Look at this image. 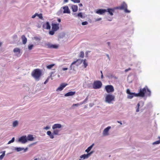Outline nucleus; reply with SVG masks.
I'll use <instances>...</instances> for the list:
<instances>
[{
    "label": "nucleus",
    "instance_id": "29",
    "mask_svg": "<svg viewBox=\"0 0 160 160\" xmlns=\"http://www.w3.org/2000/svg\"><path fill=\"white\" fill-rule=\"evenodd\" d=\"M55 65L54 64H52L47 66V68L48 69H50Z\"/></svg>",
    "mask_w": 160,
    "mask_h": 160
},
{
    "label": "nucleus",
    "instance_id": "35",
    "mask_svg": "<svg viewBox=\"0 0 160 160\" xmlns=\"http://www.w3.org/2000/svg\"><path fill=\"white\" fill-rule=\"evenodd\" d=\"M37 16H38L39 18L42 20L43 19V17L42 16V13H40L39 14H38L37 13Z\"/></svg>",
    "mask_w": 160,
    "mask_h": 160
},
{
    "label": "nucleus",
    "instance_id": "37",
    "mask_svg": "<svg viewBox=\"0 0 160 160\" xmlns=\"http://www.w3.org/2000/svg\"><path fill=\"white\" fill-rule=\"evenodd\" d=\"M14 140H15L14 138H13L11 140H10V141H9L8 142V144H9L13 142H14Z\"/></svg>",
    "mask_w": 160,
    "mask_h": 160
},
{
    "label": "nucleus",
    "instance_id": "18",
    "mask_svg": "<svg viewBox=\"0 0 160 160\" xmlns=\"http://www.w3.org/2000/svg\"><path fill=\"white\" fill-rule=\"evenodd\" d=\"M75 93H76L75 92H72V91L69 92L67 93H66L64 95V96L65 97L73 96L75 94Z\"/></svg>",
    "mask_w": 160,
    "mask_h": 160
},
{
    "label": "nucleus",
    "instance_id": "21",
    "mask_svg": "<svg viewBox=\"0 0 160 160\" xmlns=\"http://www.w3.org/2000/svg\"><path fill=\"white\" fill-rule=\"evenodd\" d=\"M27 139L28 141H32L34 140V138L33 137V136L32 135L29 134L28 135L27 137Z\"/></svg>",
    "mask_w": 160,
    "mask_h": 160
},
{
    "label": "nucleus",
    "instance_id": "10",
    "mask_svg": "<svg viewBox=\"0 0 160 160\" xmlns=\"http://www.w3.org/2000/svg\"><path fill=\"white\" fill-rule=\"evenodd\" d=\"M52 30L54 31H57L59 28V23H52Z\"/></svg>",
    "mask_w": 160,
    "mask_h": 160
},
{
    "label": "nucleus",
    "instance_id": "58",
    "mask_svg": "<svg viewBox=\"0 0 160 160\" xmlns=\"http://www.w3.org/2000/svg\"><path fill=\"white\" fill-rule=\"evenodd\" d=\"M101 74H102V71H101Z\"/></svg>",
    "mask_w": 160,
    "mask_h": 160
},
{
    "label": "nucleus",
    "instance_id": "2",
    "mask_svg": "<svg viewBox=\"0 0 160 160\" xmlns=\"http://www.w3.org/2000/svg\"><path fill=\"white\" fill-rule=\"evenodd\" d=\"M31 75L36 81H38L42 75V71L39 69H36L32 71Z\"/></svg>",
    "mask_w": 160,
    "mask_h": 160
},
{
    "label": "nucleus",
    "instance_id": "57",
    "mask_svg": "<svg viewBox=\"0 0 160 160\" xmlns=\"http://www.w3.org/2000/svg\"><path fill=\"white\" fill-rule=\"evenodd\" d=\"M103 77V75H102V74L101 75V78H102Z\"/></svg>",
    "mask_w": 160,
    "mask_h": 160
},
{
    "label": "nucleus",
    "instance_id": "59",
    "mask_svg": "<svg viewBox=\"0 0 160 160\" xmlns=\"http://www.w3.org/2000/svg\"><path fill=\"white\" fill-rule=\"evenodd\" d=\"M107 56L109 58V56H108V55Z\"/></svg>",
    "mask_w": 160,
    "mask_h": 160
},
{
    "label": "nucleus",
    "instance_id": "3",
    "mask_svg": "<svg viewBox=\"0 0 160 160\" xmlns=\"http://www.w3.org/2000/svg\"><path fill=\"white\" fill-rule=\"evenodd\" d=\"M82 61H83L84 67V68H86L88 66V64L86 62V60L85 59L84 60H81L79 59H77V60L76 61H74L72 63L71 65V67L72 65L76 63L77 62H78V63L77 64V65L78 66L81 64Z\"/></svg>",
    "mask_w": 160,
    "mask_h": 160
},
{
    "label": "nucleus",
    "instance_id": "28",
    "mask_svg": "<svg viewBox=\"0 0 160 160\" xmlns=\"http://www.w3.org/2000/svg\"><path fill=\"white\" fill-rule=\"evenodd\" d=\"M59 132V130L56 129H54L53 132V133L55 135H58V132Z\"/></svg>",
    "mask_w": 160,
    "mask_h": 160
},
{
    "label": "nucleus",
    "instance_id": "55",
    "mask_svg": "<svg viewBox=\"0 0 160 160\" xmlns=\"http://www.w3.org/2000/svg\"><path fill=\"white\" fill-rule=\"evenodd\" d=\"M107 43H108V46H110V42H107Z\"/></svg>",
    "mask_w": 160,
    "mask_h": 160
},
{
    "label": "nucleus",
    "instance_id": "7",
    "mask_svg": "<svg viewBox=\"0 0 160 160\" xmlns=\"http://www.w3.org/2000/svg\"><path fill=\"white\" fill-rule=\"evenodd\" d=\"M120 9H123L124 10V11L126 13H129L130 12V11L128 10L127 9V4L123 2L121 6L120 7Z\"/></svg>",
    "mask_w": 160,
    "mask_h": 160
},
{
    "label": "nucleus",
    "instance_id": "33",
    "mask_svg": "<svg viewBox=\"0 0 160 160\" xmlns=\"http://www.w3.org/2000/svg\"><path fill=\"white\" fill-rule=\"evenodd\" d=\"M159 140L156 141L153 143V144H158L160 143V137H159Z\"/></svg>",
    "mask_w": 160,
    "mask_h": 160
},
{
    "label": "nucleus",
    "instance_id": "1",
    "mask_svg": "<svg viewBox=\"0 0 160 160\" xmlns=\"http://www.w3.org/2000/svg\"><path fill=\"white\" fill-rule=\"evenodd\" d=\"M127 93L128 94L127 96L128 98L132 99L134 97H143L146 94L147 96H150L151 94L150 91L148 89L147 86H146L143 88L139 89V93H136L135 92H131L129 89L127 90Z\"/></svg>",
    "mask_w": 160,
    "mask_h": 160
},
{
    "label": "nucleus",
    "instance_id": "49",
    "mask_svg": "<svg viewBox=\"0 0 160 160\" xmlns=\"http://www.w3.org/2000/svg\"><path fill=\"white\" fill-rule=\"evenodd\" d=\"M79 105V104L78 103V104H73V106H78V105Z\"/></svg>",
    "mask_w": 160,
    "mask_h": 160
},
{
    "label": "nucleus",
    "instance_id": "52",
    "mask_svg": "<svg viewBox=\"0 0 160 160\" xmlns=\"http://www.w3.org/2000/svg\"><path fill=\"white\" fill-rule=\"evenodd\" d=\"M118 122L119 123H120V124H122V123L121 122H120V121H118Z\"/></svg>",
    "mask_w": 160,
    "mask_h": 160
},
{
    "label": "nucleus",
    "instance_id": "46",
    "mask_svg": "<svg viewBox=\"0 0 160 160\" xmlns=\"http://www.w3.org/2000/svg\"><path fill=\"white\" fill-rule=\"evenodd\" d=\"M68 68H63L62 69L63 71L67 70Z\"/></svg>",
    "mask_w": 160,
    "mask_h": 160
},
{
    "label": "nucleus",
    "instance_id": "8",
    "mask_svg": "<svg viewBox=\"0 0 160 160\" xmlns=\"http://www.w3.org/2000/svg\"><path fill=\"white\" fill-rule=\"evenodd\" d=\"M92 153L93 152L91 151L90 152L86 154H84L81 155L80 157L81 158L79 160H83L84 159L88 158Z\"/></svg>",
    "mask_w": 160,
    "mask_h": 160
},
{
    "label": "nucleus",
    "instance_id": "53",
    "mask_svg": "<svg viewBox=\"0 0 160 160\" xmlns=\"http://www.w3.org/2000/svg\"><path fill=\"white\" fill-rule=\"evenodd\" d=\"M101 19V18H98L97 19V21H99Z\"/></svg>",
    "mask_w": 160,
    "mask_h": 160
},
{
    "label": "nucleus",
    "instance_id": "48",
    "mask_svg": "<svg viewBox=\"0 0 160 160\" xmlns=\"http://www.w3.org/2000/svg\"><path fill=\"white\" fill-rule=\"evenodd\" d=\"M58 21L59 22H61V19L60 18H58Z\"/></svg>",
    "mask_w": 160,
    "mask_h": 160
},
{
    "label": "nucleus",
    "instance_id": "43",
    "mask_svg": "<svg viewBox=\"0 0 160 160\" xmlns=\"http://www.w3.org/2000/svg\"><path fill=\"white\" fill-rule=\"evenodd\" d=\"M131 70V68H129L128 69H125V72H127L128 71L130 70Z\"/></svg>",
    "mask_w": 160,
    "mask_h": 160
},
{
    "label": "nucleus",
    "instance_id": "19",
    "mask_svg": "<svg viewBox=\"0 0 160 160\" xmlns=\"http://www.w3.org/2000/svg\"><path fill=\"white\" fill-rule=\"evenodd\" d=\"M62 127L61 125L60 124H54L52 127V128L53 129H57V128H60Z\"/></svg>",
    "mask_w": 160,
    "mask_h": 160
},
{
    "label": "nucleus",
    "instance_id": "31",
    "mask_svg": "<svg viewBox=\"0 0 160 160\" xmlns=\"http://www.w3.org/2000/svg\"><path fill=\"white\" fill-rule=\"evenodd\" d=\"M5 155V151L3 152L2 154L0 156V160H2Z\"/></svg>",
    "mask_w": 160,
    "mask_h": 160
},
{
    "label": "nucleus",
    "instance_id": "15",
    "mask_svg": "<svg viewBox=\"0 0 160 160\" xmlns=\"http://www.w3.org/2000/svg\"><path fill=\"white\" fill-rule=\"evenodd\" d=\"M43 28L47 29H50L51 28V26L48 22H46L43 26Z\"/></svg>",
    "mask_w": 160,
    "mask_h": 160
},
{
    "label": "nucleus",
    "instance_id": "25",
    "mask_svg": "<svg viewBox=\"0 0 160 160\" xmlns=\"http://www.w3.org/2000/svg\"><path fill=\"white\" fill-rule=\"evenodd\" d=\"M107 11L112 16L113 15V10L112 9L108 8Z\"/></svg>",
    "mask_w": 160,
    "mask_h": 160
},
{
    "label": "nucleus",
    "instance_id": "36",
    "mask_svg": "<svg viewBox=\"0 0 160 160\" xmlns=\"http://www.w3.org/2000/svg\"><path fill=\"white\" fill-rule=\"evenodd\" d=\"M33 47V45L32 44H30L28 46V48L29 50H31L32 49Z\"/></svg>",
    "mask_w": 160,
    "mask_h": 160
},
{
    "label": "nucleus",
    "instance_id": "38",
    "mask_svg": "<svg viewBox=\"0 0 160 160\" xmlns=\"http://www.w3.org/2000/svg\"><path fill=\"white\" fill-rule=\"evenodd\" d=\"M74 3H78L80 2V0H71Z\"/></svg>",
    "mask_w": 160,
    "mask_h": 160
},
{
    "label": "nucleus",
    "instance_id": "26",
    "mask_svg": "<svg viewBox=\"0 0 160 160\" xmlns=\"http://www.w3.org/2000/svg\"><path fill=\"white\" fill-rule=\"evenodd\" d=\"M93 145H94V144H93L91 146L88 147V148L85 150V152L88 153L92 149Z\"/></svg>",
    "mask_w": 160,
    "mask_h": 160
},
{
    "label": "nucleus",
    "instance_id": "42",
    "mask_svg": "<svg viewBox=\"0 0 160 160\" xmlns=\"http://www.w3.org/2000/svg\"><path fill=\"white\" fill-rule=\"evenodd\" d=\"M18 38V36L17 35H14L13 36V39H17V38Z\"/></svg>",
    "mask_w": 160,
    "mask_h": 160
},
{
    "label": "nucleus",
    "instance_id": "4",
    "mask_svg": "<svg viewBox=\"0 0 160 160\" xmlns=\"http://www.w3.org/2000/svg\"><path fill=\"white\" fill-rule=\"evenodd\" d=\"M114 100L115 96L112 94H107L105 97V101L108 103H111L112 101Z\"/></svg>",
    "mask_w": 160,
    "mask_h": 160
},
{
    "label": "nucleus",
    "instance_id": "45",
    "mask_svg": "<svg viewBox=\"0 0 160 160\" xmlns=\"http://www.w3.org/2000/svg\"><path fill=\"white\" fill-rule=\"evenodd\" d=\"M48 79H47L45 81V82H44V84H46L47 82H48Z\"/></svg>",
    "mask_w": 160,
    "mask_h": 160
},
{
    "label": "nucleus",
    "instance_id": "56",
    "mask_svg": "<svg viewBox=\"0 0 160 160\" xmlns=\"http://www.w3.org/2000/svg\"><path fill=\"white\" fill-rule=\"evenodd\" d=\"M2 45V43L1 42H0V47Z\"/></svg>",
    "mask_w": 160,
    "mask_h": 160
},
{
    "label": "nucleus",
    "instance_id": "6",
    "mask_svg": "<svg viewBox=\"0 0 160 160\" xmlns=\"http://www.w3.org/2000/svg\"><path fill=\"white\" fill-rule=\"evenodd\" d=\"M105 89L107 92L109 93L112 92L114 91V88L112 85H108L105 87Z\"/></svg>",
    "mask_w": 160,
    "mask_h": 160
},
{
    "label": "nucleus",
    "instance_id": "40",
    "mask_svg": "<svg viewBox=\"0 0 160 160\" xmlns=\"http://www.w3.org/2000/svg\"><path fill=\"white\" fill-rule=\"evenodd\" d=\"M88 22L87 21L83 22H82V24L83 25H85L88 24Z\"/></svg>",
    "mask_w": 160,
    "mask_h": 160
},
{
    "label": "nucleus",
    "instance_id": "23",
    "mask_svg": "<svg viewBox=\"0 0 160 160\" xmlns=\"http://www.w3.org/2000/svg\"><path fill=\"white\" fill-rule=\"evenodd\" d=\"M47 134L51 138L53 139L54 138V136L53 135V134H54L53 133H52L50 131H48L47 132Z\"/></svg>",
    "mask_w": 160,
    "mask_h": 160
},
{
    "label": "nucleus",
    "instance_id": "32",
    "mask_svg": "<svg viewBox=\"0 0 160 160\" xmlns=\"http://www.w3.org/2000/svg\"><path fill=\"white\" fill-rule=\"evenodd\" d=\"M18 122L17 121H15L13 122V127H15L18 125Z\"/></svg>",
    "mask_w": 160,
    "mask_h": 160
},
{
    "label": "nucleus",
    "instance_id": "47",
    "mask_svg": "<svg viewBox=\"0 0 160 160\" xmlns=\"http://www.w3.org/2000/svg\"><path fill=\"white\" fill-rule=\"evenodd\" d=\"M28 149V148H26L25 149L24 148V149H23L24 150V152H26L27 151Z\"/></svg>",
    "mask_w": 160,
    "mask_h": 160
},
{
    "label": "nucleus",
    "instance_id": "30",
    "mask_svg": "<svg viewBox=\"0 0 160 160\" xmlns=\"http://www.w3.org/2000/svg\"><path fill=\"white\" fill-rule=\"evenodd\" d=\"M84 57V53L83 51H81L80 53L79 57L83 58Z\"/></svg>",
    "mask_w": 160,
    "mask_h": 160
},
{
    "label": "nucleus",
    "instance_id": "16",
    "mask_svg": "<svg viewBox=\"0 0 160 160\" xmlns=\"http://www.w3.org/2000/svg\"><path fill=\"white\" fill-rule=\"evenodd\" d=\"M63 9L64 10L63 11V13H70V11L68 6H66L64 7H63Z\"/></svg>",
    "mask_w": 160,
    "mask_h": 160
},
{
    "label": "nucleus",
    "instance_id": "12",
    "mask_svg": "<svg viewBox=\"0 0 160 160\" xmlns=\"http://www.w3.org/2000/svg\"><path fill=\"white\" fill-rule=\"evenodd\" d=\"M107 12V10L102 9H99L97 10L96 13L98 14L101 15Z\"/></svg>",
    "mask_w": 160,
    "mask_h": 160
},
{
    "label": "nucleus",
    "instance_id": "14",
    "mask_svg": "<svg viewBox=\"0 0 160 160\" xmlns=\"http://www.w3.org/2000/svg\"><path fill=\"white\" fill-rule=\"evenodd\" d=\"M48 47L49 48H57L58 47V45L56 44H52L50 43L47 44Z\"/></svg>",
    "mask_w": 160,
    "mask_h": 160
},
{
    "label": "nucleus",
    "instance_id": "41",
    "mask_svg": "<svg viewBox=\"0 0 160 160\" xmlns=\"http://www.w3.org/2000/svg\"><path fill=\"white\" fill-rule=\"evenodd\" d=\"M37 16V13H35L34 15H33L32 16V18H35L36 16Z\"/></svg>",
    "mask_w": 160,
    "mask_h": 160
},
{
    "label": "nucleus",
    "instance_id": "17",
    "mask_svg": "<svg viewBox=\"0 0 160 160\" xmlns=\"http://www.w3.org/2000/svg\"><path fill=\"white\" fill-rule=\"evenodd\" d=\"M13 51L14 53H16V55L18 56V55L19 54H20V49L18 48H14Z\"/></svg>",
    "mask_w": 160,
    "mask_h": 160
},
{
    "label": "nucleus",
    "instance_id": "27",
    "mask_svg": "<svg viewBox=\"0 0 160 160\" xmlns=\"http://www.w3.org/2000/svg\"><path fill=\"white\" fill-rule=\"evenodd\" d=\"M140 103H142V104H143V102H142V101L141 102H140L139 103H138L137 104V108L136 110V112H138L139 111V107L140 106Z\"/></svg>",
    "mask_w": 160,
    "mask_h": 160
},
{
    "label": "nucleus",
    "instance_id": "11",
    "mask_svg": "<svg viewBox=\"0 0 160 160\" xmlns=\"http://www.w3.org/2000/svg\"><path fill=\"white\" fill-rule=\"evenodd\" d=\"M68 84L66 83H62L61 84L60 86L57 88V91H60L62 90Z\"/></svg>",
    "mask_w": 160,
    "mask_h": 160
},
{
    "label": "nucleus",
    "instance_id": "13",
    "mask_svg": "<svg viewBox=\"0 0 160 160\" xmlns=\"http://www.w3.org/2000/svg\"><path fill=\"white\" fill-rule=\"evenodd\" d=\"M110 128L111 127L108 126L104 130L103 132V134L104 136H107L108 135V132Z\"/></svg>",
    "mask_w": 160,
    "mask_h": 160
},
{
    "label": "nucleus",
    "instance_id": "39",
    "mask_svg": "<svg viewBox=\"0 0 160 160\" xmlns=\"http://www.w3.org/2000/svg\"><path fill=\"white\" fill-rule=\"evenodd\" d=\"M55 31L52 30L49 31V33L51 35H53Z\"/></svg>",
    "mask_w": 160,
    "mask_h": 160
},
{
    "label": "nucleus",
    "instance_id": "20",
    "mask_svg": "<svg viewBox=\"0 0 160 160\" xmlns=\"http://www.w3.org/2000/svg\"><path fill=\"white\" fill-rule=\"evenodd\" d=\"M23 44H25L27 42V38L24 35H22L21 37Z\"/></svg>",
    "mask_w": 160,
    "mask_h": 160
},
{
    "label": "nucleus",
    "instance_id": "9",
    "mask_svg": "<svg viewBox=\"0 0 160 160\" xmlns=\"http://www.w3.org/2000/svg\"><path fill=\"white\" fill-rule=\"evenodd\" d=\"M18 142L22 143H25L27 142V137L26 136H22L19 138Z\"/></svg>",
    "mask_w": 160,
    "mask_h": 160
},
{
    "label": "nucleus",
    "instance_id": "34",
    "mask_svg": "<svg viewBox=\"0 0 160 160\" xmlns=\"http://www.w3.org/2000/svg\"><path fill=\"white\" fill-rule=\"evenodd\" d=\"M24 149V148H16V150L18 151H20Z\"/></svg>",
    "mask_w": 160,
    "mask_h": 160
},
{
    "label": "nucleus",
    "instance_id": "51",
    "mask_svg": "<svg viewBox=\"0 0 160 160\" xmlns=\"http://www.w3.org/2000/svg\"><path fill=\"white\" fill-rule=\"evenodd\" d=\"M82 3H80L79 4V7H82Z\"/></svg>",
    "mask_w": 160,
    "mask_h": 160
},
{
    "label": "nucleus",
    "instance_id": "22",
    "mask_svg": "<svg viewBox=\"0 0 160 160\" xmlns=\"http://www.w3.org/2000/svg\"><path fill=\"white\" fill-rule=\"evenodd\" d=\"M72 8L73 12H76L78 10V7L77 5H73L72 6Z\"/></svg>",
    "mask_w": 160,
    "mask_h": 160
},
{
    "label": "nucleus",
    "instance_id": "50",
    "mask_svg": "<svg viewBox=\"0 0 160 160\" xmlns=\"http://www.w3.org/2000/svg\"><path fill=\"white\" fill-rule=\"evenodd\" d=\"M68 0H64V3L67 2H68Z\"/></svg>",
    "mask_w": 160,
    "mask_h": 160
},
{
    "label": "nucleus",
    "instance_id": "44",
    "mask_svg": "<svg viewBox=\"0 0 160 160\" xmlns=\"http://www.w3.org/2000/svg\"><path fill=\"white\" fill-rule=\"evenodd\" d=\"M49 127L48 126H46L44 128V129L46 130L48 129L49 128Z\"/></svg>",
    "mask_w": 160,
    "mask_h": 160
},
{
    "label": "nucleus",
    "instance_id": "24",
    "mask_svg": "<svg viewBox=\"0 0 160 160\" xmlns=\"http://www.w3.org/2000/svg\"><path fill=\"white\" fill-rule=\"evenodd\" d=\"M73 15H74L75 17H80L82 18H83V16L82 12L79 13L77 15L76 14V13H74L73 14Z\"/></svg>",
    "mask_w": 160,
    "mask_h": 160
},
{
    "label": "nucleus",
    "instance_id": "54",
    "mask_svg": "<svg viewBox=\"0 0 160 160\" xmlns=\"http://www.w3.org/2000/svg\"><path fill=\"white\" fill-rule=\"evenodd\" d=\"M34 160H38V159L37 158H35L34 159Z\"/></svg>",
    "mask_w": 160,
    "mask_h": 160
},
{
    "label": "nucleus",
    "instance_id": "5",
    "mask_svg": "<svg viewBox=\"0 0 160 160\" xmlns=\"http://www.w3.org/2000/svg\"><path fill=\"white\" fill-rule=\"evenodd\" d=\"M102 85V83L100 81H96L94 82L92 87L94 89H99L101 88Z\"/></svg>",
    "mask_w": 160,
    "mask_h": 160
}]
</instances>
